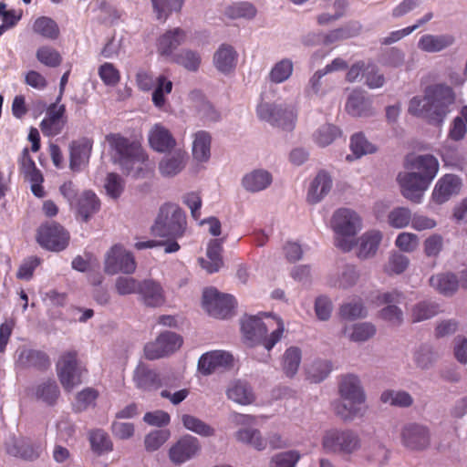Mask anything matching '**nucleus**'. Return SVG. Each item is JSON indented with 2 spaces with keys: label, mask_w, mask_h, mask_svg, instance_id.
Here are the masks:
<instances>
[{
  "label": "nucleus",
  "mask_w": 467,
  "mask_h": 467,
  "mask_svg": "<svg viewBox=\"0 0 467 467\" xmlns=\"http://www.w3.org/2000/svg\"><path fill=\"white\" fill-rule=\"evenodd\" d=\"M454 101L455 93L451 87L442 83L433 84L425 88L423 97L415 96L410 100L408 111L430 124L440 126Z\"/></svg>",
  "instance_id": "f257e3e1"
},
{
  "label": "nucleus",
  "mask_w": 467,
  "mask_h": 467,
  "mask_svg": "<svg viewBox=\"0 0 467 467\" xmlns=\"http://www.w3.org/2000/svg\"><path fill=\"white\" fill-rule=\"evenodd\" d=\"M106 140L116 151L118 161L127 175L141 179L152 171L148 156L139 143L130 141L119 134H109Z\"/></svg>",
  "instance_id": "f03ea898"
},
{
  "label": "nucleus",
  "mask_w": 467,
  "mask_h": 467,
  "mask_svg": "<svg viewBox=\"0 0 467 467\" xmlns=\"http://www.w3.org/2000/svg\"><path fill=\"white\" fill-rule=\"evenodd\" d=\"M414 168L419 172H409L403 176L399 175V180L403 196L415 203H419L424 191L436 176L439 163L432 155H421L415 160Z\"/></svg>",
  "instance_id": "7ed1b4c3"
},
{
  "label": "nucleus",
  "mask_w": 467,
  "mask_h": 467,
  "mask_svg": "<svg viewBox=\"0 0 467 467\" xmlns=\"http://www.w3.org/2000/svg\"><path fill=\"white\" fill-rule=\"evenodd\" d=\"M241 330L246 340L262 344L269 351L281 339L284 325L280 319L265 323L257 316H244L241 319Z\"/></svg>",
  "instance_id": "20e7f679"
},
{
  "label": "nucleus",
  "mask_w": 467,
  "mask_h": 467,
  "mask_svg": "<svg viewBox=\"0 0 467 467\" xmlns=\"http://www.w3.org/2000/svg\"><path fill=\"white\" fill-rule=\"evenodd\" d=\"M186 226V215L182 209L175 203L168 202L161 206L150 232L156 237L177 242V239L184 235Z\"/></svg>",
  "instance_id": "39448f33"
},
{
  "label": "nucleus",
  "mask_w": 467,
  "mask_h": 467,
  "mask_svg": "<svg viewBox=\"0 0 467 467\" xmlns=\"http://www.w3.org/2000/svg\"><path fill=\"white\" fill-rule=\"evenodd\" d=\"M431 431L429 426L410 421L401 425L400 429V440L401 445L409 451L422 452L431 446Z\"/></svg>",
  "instance_id": "423d86ee"
},
{
  "label": "nucleus",
  "mask_w": 467,
  "mask_h": 467,
  "mask_svg": "<svg viewBox=\"0 0 467 467\" xmlns=\"http://www.w3.org/2000/svg\"><path fill=\"white\" fill-rule=\"evenodd\" d=\"M322 445L328 452L349 455L359 450L361 441L354 431L332 429L326 431Z\"/></svg>",
  "instance_id": "0eeeda50"
},
{
  "label": "nucleus",
  "mask_w": 467,
  "mask_h": 467,
  "mask_svg": "<svg viewBox=\"0 0 467 467\" xmlns=\"http://www.w3.org/2000/svg\"><path fill=\"white\" fill-rule=\"evenodd\" d=\"M202 306L210 316L224 319L234 315L235 300L233 296L221 294L211 287L203 291Z\"/></svg>",
  "instance_id": "6e6552de"
},
{
  "label": "nucleus",
  "mask_w": 467,
  "mask_h": 467,
  "mask_svg": "<svg viewBox=\"0 0 467 467\" xmlns=\"http://www.w3.org/2000/svg\"><path fill=\"white\" fill-rule=\"evenodd\" d=\"M57 372L61 385L68 391L81 383L83 369L78 364L77 351L69 350L60 356Z\"/></svg>",
  "instance_id": "1a4fd4ad"
},
{
  "label": "nucleus",
  "mask_w": 467,
  "mask_h": 467,
  "mask_svg": "<svg viewBox=\"0 0 467 467\" xmlns=\"http://www.w3.org/2000/svg\"><path fill=\"white\" fill-rule=\"evenodd\" d=\"M36 241L43 248L59 252L68 245L69 234L57 223H47L37 229Z\"/></svg>",
  "instance_id": "9d476101"
},
{
  "label": "nucleus",
  "mask_w": 467,
  "mask_h": 467,
  "mask_svg": "<svg viewBox=\"0 0 467 467\" xmlns=\"http://www.w3.org/2000/svg\"><path fill=\"white\" fill-rule=\"evenodd\" d=\"M256 112L260 119L273 126L280 127L286 130L294 129L296 113L292 108L262 103L257 107Z\"/></svg>",
  "instance_id": "9b49d317"
},
{
  "label": "nucleus",
  "mask_w": 467,
  "mask_h": 467,
  "mask_svg": "<svg viewBox=\"0 0 467 467\" xmlns=\"http://www.w3.org/2000/svg\"><path fill=\"white\" fill-rule=\"evenodd\" d=\"M136 266L133 254L119 244L113 245L106 254L104 270L109 275L119 272L130 275L135 272Z\"/></svg>",
  "instance_id": "f8f14e48"
},
{
  "label": "nucleus",
  "mask_w": 467,
  "mask_h": 467,
  "mask_svg": "<svg viewBox=\"0 0 467 467\" xmlns=\"http://www.w3.org/2000/svg\"><path fill=\"white\" fill-rule=\"evenodd\" d=\"M182 345V337L171 331H165L159 335L154 342L148 343L144 348L147 359L154 360L171 354Z\"/></svg>",
  "instance_id": "ddd939ff"
},
{
  "label": "nucleus",
  "mask_w": 467,
  "mask_h": 467,
  "mask_svg": "<svg viewBox=\"0 0 467 467\" xmlns=\"http://www.w3.org/2000/svg\"><path fill=\"white\" fill-rule=\"evenodd\" d=\"M60 100L61 95L47 108V117L40 123L41 131L45 136L58 135L67 122L65 119L66 107L65 105H58Z\"/></svg>",
  "instance_id": "4468645a"
},
{
  "label": "nucleus",
  "mask_w": 467,
  "mask_h": 467,
  "mask_svg": "<svg viewBox=\"0 0 467 467\" xmlns=\"http://www.w3.org/2000/svg\"><path fill=\"white\" fill-rule=\"evenodd\" d=\"M46 446L40 441H33L29 438H21L15 441L6 450L7 453L26 462L38 460L45 451Z\"/></svg>",
  "instance_id": "2eb2a0df"
},
{
  "label": "nucleus",
  "mask_w": 467,
  "mask_h": 467,
  "mask_svg": "<svg viewBox=\"0 0 467 467\" xmlns=\"http://www.w3.org/2000/svg\"><path fill=\"white\" fill-rule=\"evenodd\" d=\"M331 224L337 235H356L360 229V218L354 211L342 208L334 213Z\"/></svg>",
  "instance_id": "dca6fc26"
},
{
  "label": "nucleus",
  "mask_w": 467,
  "mask_h": 467,
  "mask_svg": "<svg viewBox=\"0 0 467 467\" xmlns=\"http://www.w3.org/2000/svg\"><path fill=\"white\" fill-rule=\"evenodd\" d=\"M16 366L22 369L34 368L44 371L50 367V359L42 350L22 348L17 351Z\"/></svg>",
  "instance_id": "f3484780"
},
{
  "label": "nucleus",
  "mask_w": 467,
  "mask_h": 467,
  "mask_svg": "<svg viewBox=\"0 0 467 467\" xmlns=\"http://www.w3.org/2000/svg\"><path fill=\"white\" fill-rule=\"evenodd\" d=\"M200 450L201 445L198 439L185 435L170 449L169 456L172 462L181 464L194 457Z\"/></svg>",
  "instance_id": "a211bd4d"
},
{
  "label": "nucleus",
  "mask_w": 467,
  "mask_h": 467,
  "mask_svg": "<svg viewBox=\"0 0 467 467\" xmlns=\"http://www.w3.org/2000/svg\"><path fill=\"white\" fill-rule=\"evenodd\" d=\"M338 393L344 400H355L365 403L366 394L357 375H342L338 381Z\"/></svg>",
  "instance_id": "6ab92c4d"
},
{
  "label": "nucleus",
  "mask_w": 467,
  "mask_h": 467,
  "mask_svg": "<svg viewBox=\"0 0 467 467\" xmlns=\"http://www.w3.org/2000/svg\"><path fill=\"white\" fill-rule=\"evenodd\" d=\"M233 356L223 350L207 352L199 358L198 369L203 375H210L221 368H228L233 363Z\"/></svg>",
  "instance_id": "aec40b11"
},
{
  "label": "nucleus",
  "mask_w": 467,
  "mask_h": 467,
  "mask_svg": "<svg viewBox=\"0 0 467 467\" xmlns=\"http://www.w3.org/2000/svg\"><path fill=\"white\" fill-rule=\"evenodd\" d=\"M138 294L140 301L149 307H159L165 302L162 286L153 279L141 281Z\"/></svg>",
  "instance_id": "412c9836"
},
{
  "label": "nucleus",
  "mask_w": 467,
  "mask_h": 467,
  "mask_svg": "<svg viewBox=\"0 0 467 467\" xmlns=\"http://www.w3.org/2000/svg\"><path fill=\"white\" fill-rule=\"evenodd\" d=\"M186 161V151L178 149L161 159L159 162V171L163 177H173L184 169Z\"/></svg>",
  "instance_id": "4be33fe9"
},
{
  "label": "nucleus",
  "mask_w": 467,
  "mask_h": 467,
  "mask_svg": "<svg viewBox=\"0 0 467 467\" xmlns=\"http://www.w3.org/2000/svg\"><path fill=\"white\" fill-rule=\"evenodd\" d=\"M346 110L354 117H368L373 114L372 101L362 90L355 89L348 98Z\"/></svg>",
  "instance_id": "5701e85b"
},
{
  "label": "nucleus",
  "mask_w": 467,
  "mask_h": 467,
  "mask_svg": "<svg viewBox=\"0 0 467 467\" xmlns=\"http://www.w3.org/2000/svg\"><path fill=\"white\" fill-rule=\"evenodd\" d=\"M455 43V37L451 34H425L418 41V47L423 52L438 53Z\"/></svg>",
  "instance_id": "b1692460"
},
{
  "label": "nucleus",
  "mask_w": 467,
  "mask_h": 467,
  "mask_svg": "<svg viewBox=\"0 0 467 467\" xmlns=\"http://www.w3.org/2000/svg\"><path fill=\"white\" fill-rule=\"evenodd\" d=\"M135 386L141 390L150 391L160 388V374L146 364L140 362L133 372Z\"/></svg>",
  "instance_id": "393cba45"
},
{
  "label": "nucleus",
  "mask_w": 467,
  "mask_h": 467,
  "mask_svg": "<svg viewBox=\"0 0 467 467\" xmlns=\"http://www.w3.org/2000/svg\"><path fill=\"white\" fill-rule=\"evenodd\" d=\"M186 33L182 28L166 31L157 41V51L161 56L171 57L173 51L184 43Z\"/></svg>",
  "instance_id": "a878e982"
},
{
  "label": "nucleus",
  "mask_w": 467,
  "mask_h": 467,
  "mask_svg": "<svg viewBox=\"0 0 467 467\" xmlns=\"http://www.w3.org/2000/svg\"><path fill=\"white\" fill-rule=\"evenodd\" d=\"M223 239H212L207 246V259L200 258L201 266L209 274L218 272L223 265L222 257Z\"/></svg>",
  "instance_id": "bb28decb"
},
{
  "label": "nucleus",
  "mask_w": 467,
  "mask_h": 467,
  "mask_svg": "<svg viewBox=\"0 0 467 467\" xmlns=\"http://www.w3.org/2000/svg\"><path fill=\"white\" fill-rule=\"evenodd\" d=\"M359 278V274L352 265L338 266L336 274L329 275L327 284L331 287L348 289L354 286Z\"/></svg>",
  "instance_id": "cd10ccee"
},
{
  "label": "nucleus",
  "mask_w": 467,
  "mask_h": 467,
  "mask_svg": "<svg viewBox=\"0 0 467 467\" xmlns=\"http://www.w3.org/2000/svg\"><path fill=\"white\" fill-rule=\"evenodd\" d=\"M332 178L326 171H320L312 181L306 200L311 204L319 202L331 190Z\"/></svg>",
  "instance_id": "c85d7f7f"
},
{
  "label": "nucleus",
  "mask_w": 467,
  "mask_h": 467,
  "mask_svg": "<svg viewBox=\"0 0 467 467\" xmlns=\"http://www.w3.org/2000/svg\"><path fill=\"white\" fill-rule=\"evenodd\" d=\"M461 184V180L456 175L447 174L443 176L439 180L433 190V200L438 203L445 202L451 195L459 192Z\"/></svg>",
  "instance_id": "c756f323"
},
{
  "label": "nucleus",
  "mask_w": 467,
  "mask_h": 467,
  "mask_svg": "<svg viewBox=\"0 0 467 467\" xmlns=\"http://www.w3.org/2000/svg\"><path fill=\"white\" fill-rule=\"evenodd\" d=\"M92 150V141L83 138L70 144V169L78 171L81 165L88 162Z\"/></svg>",
  "instance_id": "7c9ffc66"
},
{
  "label": "nucleus",
  "mask_w": 467,
  "mask_h": 467,
  "mask_svg": "<svg viewBox=\"0 0 467 467\" xmlns=\"http://www.w3.org/2000/svg\"><path fill=\"white\" fill-rule=\"evenodd\" d=\"M149 142L151 148L159 152H166L176 144L171 133L160 124H156L150 131Z\"/></svg>",
  "instance_id": "2f4dec72"
},
{
  "label": "nucleus",
  "mask_w": 467,
  "mask_h": 467,
  "mask_svg": "<svg viewBox=\"0 0 467 467\" xmlns=\"http://www.w3.org/2000/svg\"><path fill=\"white\" fill-rule=\"evenodd\" d=\"M237 57L238 55L232 46L223 44L213 56L215 67L223 74L230 73L236 67Z\"/></svg>",
  "instance_id": "473e14b6"
},
{
  "label": "nucleus",
  "mask_w": 467,
  "mask_h": 467,
  "mask_svg": "<svg viewBox=\"0 0 467 467\" xmlns=\"http://www.w3.org/2000/svg\"><path fill=\"white\" fill-rule=\"evenodd\" d=\"M430 285L440 294L450 296L457 291L459 279L453 273H441L430 278Z\"/></svg>",
  "instance_id": "72a5a7b5"
},
{
  "label": "nucleus",
  "mask_w": 467,
  "mask_h": 467,
  "mask_svg": "<svg viewBox=\"0 0 467 467\" xmlns=\"http://www.w3.org/2000/svg\"><path fill=\"white\" fill-rule=\"evenodd\" d=\"M227 397L233 401L248 405L254 401L255 396L251 386L243 380L234 381L227 389Z\"/></svg>",
  "instance_id": "f704fd0d"
},
{
  "label": "nucleus",
  "mask_w": 467,
  "mask_h": 467,
  "mask_svg": "<svg viewBox=\"0 0 467 467\" xmlns=\"http://www.w3.org/2000/svg\"><path fill=\"white\" fill-rule=\"evenodd\" d=\"M243 186L251 192L265 190L272 182V175L264 170H255L243 178Z\"/></svg>",
  "instance_id": "c9c22d12"
},
{
  "label": "nucleus",
  "mask_w": 467,
  "mask_h": 467,
  "mask_svg": "<svg viewBox=\"0 0 467 467\" xmlns=\"http://www.w3.org/2000/svg\"><path fill=\"white\" fill-rule=\"evenodd\" d=\"M439 312L440 306L437 303L423 300L411 306L409 317L412 323H419L435 317Z\"/></svg>",
  "instance_id": "e433bc0d"
},
{
  "label": "nucleus",
  "mask_w": 467,
  "mask_h": 467,
  "mask_svg": "<svg viewBox=\"0 0 467 467\" xmlns=\"http://www.w3.org/2000/svg\"><path fill=\"white\" fill-rule=\"evenodd\" d=\"M100 202L91 191H86L78 199L77 210L84 222H88L91 216L99 212Z\"/></svg>",
  "instance_id": "4c0bfd02"
},
{
  "label": "nucleus",
  "mask_w": 467,
  "mask_h": 467,
  "mask_svg": "<svg viewBox=\"0 0 467 467\" xmlns=\"http://www.w3.org/2000/svg\"><path fill=\"white\" fill-rule=\"evenodd\" d=\"M362 402H356L355 400H339L334 402L333 409L337 416L341 420L348 421L352 420L357 417L363 415Z\"/></svg>",
  "instance_id": "58836bf2"
},
{
  "label": "nucleus",
  "mask_w": 467,
  "mask_h": 467,
  "mask_svg": "<svg viewBox=\"0 0 467 467\" xmlns=\"http://www.w3.org/2000/svg\"><path fill=\"white\" fill-rule=\"evenodd\" d=\"M382 234L379 231H371L363 234L360 238L358 256L360 259H368L375 255L381 242Z\"/></svg>",
  "instance_id": "ea45409f"
},
{
  "label": "nucleus",
  "mask_w": 467,
  "mask_h": 467,
  "mask_svg": "<svg viewBox=\"0 0 467 467\" xmlns=\"http://www.w3.org/2000/svg\"><path fill=\"white\" fill-rule=\"evenodd\" d=\"M192 155L198 161H206L211 156V136L205 130L194 133Z\"/></svg>",
  "instance_id": "a19ab883"
},
{
  "label": "nucleus",
  "mask_w": 467,
  "mask_h": 467,
  "mask_svg": "<svg viewBox=\"0 0 467 467\" xmlns=\"http://www.w3.org/2000/svg\"><path fill=\"white\" fill-rule=\"evenodd\" d=\"M412 358L417 368L427 370L434 365L438 354L431 345L422 344L414 350Z\"/></svg>",
  "instance_id": "79ce46f5"
},
{
  "label": "nucleus",
  "mask_w": 467,
  "mask_h": 467,
  "mask_svg": "<svg viewBox=\"0 0 467 467\" xmlns=\"http://www.w3.org/2000/svg\"><path fill=\"white\" fill-rule=\"evenodd\" d=\"M301 358V350L297 347H290L285 351L282 358V368L286 377L293 378L296 374Z\"/></svg>",
  "instance_id": "37998d69"
},
{
  "label": "nucleus",
  "mask_w": 467,
  "mask_h": 467,
  "mask_svg": "<svg viewBox=\"0 0 467 467\" xmlns=\"http://www.w3.org/2000/svg\"><path fill=\"white\" fill-rule=\"evenodd\" d=\"M33 30L41 36L51 40H56L60 33L57 22L48 16L36 18L33 25Z\"/></svg>",
  "instance_id": "c03bdc74"
},
{
  "label": "nucleus",
  "mask_w": 467,
  "mask_h": 467,
  "mask_svg": "<svg viewBox=\"0 0 467 467\" xmlns=\"http://www.w3.org/2000/svg\"><path fill=\"white\" fill-rule=\"evenodd\" d=\"M59 393L58 386L53 379H48L37 385L35 392L37 400L50 406L56 403Z\"/></svg>",
  "instance_id": "a18cd8bd"
},
{
  "label": "nucleus",
  "mask_w": 467,
  "mask_h": 467,
  "mask_svg": "<svg viewBox=\"0 0 467 467\" xmlns=\"http://www.w3.org/2000/svg\"><path fill=\"white\" fill-rule=\"evenodd\" d=\"M182 422L184 428L200 436L212 437L215 434V430L212 426L195 416L183 414Z\"/></svg>",
  "instance_id": "49530a36"
},
{
  "label": "nucleus",
  "mask_w": 467,
  "mask_h": 467,
  "mask_svg": "<svg viewBox=\"0 0 467 467\" xmlns=\"http://www.w3.org/2000/svg\"><path fill=\"white\" fill-rule=\"evenodd\" d=\"M365 457L372 467H383L389 461V451L383 444L374 442L367 449Z\"/></svg>",
  "instance_id": "de8ad7c7"
},
{
  "label": "nucleus",
  "mask_w": 467,
  "mask_h": 467,
  "mask_svg": "<svg viewBox=\"0 0 467 467\" xmlns=\"http://www.w3.org/2000/svg\"><path fill=\"white\" fill-rule=\"evenodd\" d=\"M293 70L294 64L292 60L284 58L273 66L268 76L269 80L275 84L283 83L291 77Z\"/></svg>",
  "instance_id": "09e8293b"
},
{
  "label": "nucleus",
  "mask_w": 467,
  "mask_h": 467,
  "mask_svg": "<svg viewBox=\"0 0 467 467\" xmlns=\"http://www.w3.org/2000/svg\"><path fill=\"white\" fill-rule=\"evenodd\" d=\"M158 19L166 20L172 12H180L184 0H150Z\"/></svg>",
  "instance_id": "8fccbe9b"
},
{
  "label": "nucleus",
  "mask_w": 467,
  "mask_h": 467,
  "mask_svg": "<svg viewBox=\"0 0 467 467\" xmlns=\"http://www.w3.org/2000/svg\"><path fill=\"white\" fill-rule=\"evenodd\" d=\"M172 61L189 71L195 72L201 65V56L196 51L183 49L172 57Z\"/></svg>",
  "instance_id": "3c124183"
},
{
  "label": "nucleus",
  "mask_w": 467,
  "mask_h": 467,
  "mask_svg": "<svg viewBox=\"0 0 467 467\" xmlns=\"http://www.w3.org/2000/svg\"><path fill=\"white\" fill-rule=\"evenodd\" d=\"M380 400L383 403H389L392 406L408 408L412 405L413 398L407 391L385 390L381 393Z\"/></svg>",
  "instance_id": "603ef678"
},
{
  "label": "nucleus",
  "mask_w": 467,
  "mask_h": 467,
  "mask_svg": "<svg viewBox=\"0 0 467 467\" xmlns=\"http://www.w3.org/2000/svg\"><path fill=\"white\" fill-rule=\"evenodd\" d=\"M89 441L93 451L102 454L112 451L113 444L109 436L103 430H95L89 433Z\"/></svg>",
  "instance_id": "864d4df0"
},
{
  "label": "nucleus",
  "mask_w": 467,
  "mask_h": 467,
  "mask_svg": "<svg viewBox=\"0 0 467 467\" xmlns=\"http://www.w3.org/2000/svg\"><path fill=\"white\" fill-rule=\"evenodd\" d=\"M340 317L347 320H355L364 318L368 315V311L360 299L352 300L345 303L339 309Z\"/></svg>",
  "instance_id": "5fc2aeb1"
},
{
  "label": "nucleus",
  "mask_w": 467,
  "mask_h": 467,
  "mask_svg": "<svg viewBox=\"0 0 467 467\" xmlns=\"http://www.w3.org/2000/svg\"><path fill=\"white\" fill-rule=\"evenodd\" d=\"M341 135L340 130L332 125H322L314 134L315 142L320 147H326L331 144L337 137Z\"/></svg>",
  "instance_id": "6e6d98bb"
},
{
  "label": "nucleus",
  "mask_w": 467,
  "mask_h": 467,
  "mask_svg": "<svg viewBox=\"0 0 467 467\" xmlns=\"http://www.w3.org/2000/svg\"><path fill=\"white\" fill-rule=\"evenodd\" d=\"M255 14L256 9L248 2L234 3L224 10V15L231 19L253 18Z\"/></svg>",
  "instance_id": "4d7b16f0"
},
{
  "label": "nucleus",
  "mask_w": 467,
  "mask_h": 467,
  "mask_svg": "<svg viewBox=\"0 0 467 467\" xmlns=\"http://www.w3.org/2000/svg\"><path fill=\"white\" fill-rule=\"evenodd\" d=\"M36 57L41 64L49 67H57L62 62L60 53L49 46L40 47L36 50Z\"/></svg>",
  "instance_id": "13d9d810"
},
{
  "label": "nucleus",
  "mask_w": 467,
  "mask_h": 467,
  "mask_svg": "<svg viewBox=\"0 0 467 467\" xmlns=\"http://www.w3.org/2000/svg\"><path fill=\"white\" fill-rule=\"evenodd\" d=\"M301 454L296 450H290L275 454L270 460V467H296Z\"/></svg>",
  "instance_id": "bf43d9fd"
},
{
  "label": "nucleus",
  "mask_w": 467,
  "mask_h": 467,
  "mask_svg": "<svg viewBox=\"0 0 467 467\" xmlns=\"http://www.w3.org/2000/svg\"><path fill=\"white\" fill-rule=\"evenodd\" d=\"M331 371V364L327 360H316L306 369L307 379L314 383L323 381Z\"/></svg>",
  "instance_id": "052dcab7"
},
{
  "label": "nucleus",
  "mask_w": 467,
  "mask_h": 467,
  "mask_svg": "<svg viewBox=\"0 0 467 467\" xmlns=\"http://www.w3.org/2000/svg\"><path fill=\"white\" fill-rule=\"evenodd\" d=\"M348 337L354 342H364L376 334V327L368 322L358 323L351 327Z\"/></svg>",
  "instance_id": "680f3d73"
},
{
  "label": "nucleus",
  "mask_w": 467,
  "mask_h": 467,
  "mask_svg": "<svg viewBox=\"0 0 467 467\" xmlns=\"http://www.w3.org/2000/svg\"><path fill=\"white\" fill-rule=\"evenodd\" d=\"M411 216L410 209L405 207H397L389 212L388 215V223L393 228H404L410 223Z\"/></svg>",
  "instance_id": "e2e57ef3"
},
{
  "label": "nucleus",
  "mask_w": 467,
  "mask_h": 467,
  "mask_svg": "<svg viewBox=\"0 0 467 467\" xmlns=\"http://www.w3.org/2000/svg\"><path fill=\"white\" fill-rule=\"evenodd\" d=\"M359 33V26H346L330 31L324 35V44L330 45L335 42L348 39L357 36Z\"/></svg>",
  "instance_id": "0e129e2a"
},
{
  "label": "nucleus",
  "mask_w": 467,
  "mask_h": 467,
  "mask_svg": "<svg viewBox=\"0 0 467 467\" xmlns=\"http://www.w3.org/2000/svg\"><path fill=\"white\" fill-rule=\"evenodd\" d=\"M350 150L356 158H360L363 155L373 153L376 148L361 133H357L351 137Z\"/></svg>",
  "instance_id": "69168bd1"
},
{
  "label": "nucleus",
  "mask_w": 467,
  "mask_h": 467,
  "mask_svg": "<svg viewBox=\"0 0 467 467\" xmlns=\"http://www.w3.org/2000/svg\"><path fill=\"white\" fill-rule=\"evenodd\" d=\"M410 260L406 255L397 252L392 253L385 265V272L389 275H400L407 269Z\"/></svg>",
  "instance_id": "338daca9"
},
{
  "label": "nucleus",
  "mask_w": 467,
  "mask_h": 467,
  "mask_svg": "<svg viewBox=\"0 0 467 467\" xmlns=\"http://www.w3.org/2000/svg\"><path fill=\"white\" fill-rule=\"evenodd\" d=\"M104 187L107 194L112 199L116 200L123 192L125 182L119 174L110 172L106 177Z\"/></svg>",
  "instance_id": "774afa93"
}]
</instances>
